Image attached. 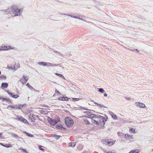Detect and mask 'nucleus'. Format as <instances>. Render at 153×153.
Returning <instances> with one entry per match:
<instances>
[{"instance_id": "13", "label": "nucleus", "mask_w": 153, "mask_h": 153, "mask_svg": "<svg viewBox=\"0 0 153 153\" xmlns=\"http://www.w3.org/2000/svg\"><path fill=\"white\" fill-rule=\"evenodd\" d=\"M23 77L24 79L25 80L24 82H23V81H22V79H23L22 78L20 79L19 80V82H21L23 84H25L27 82L28 79H27L26 77L24 75L23 76Z\"/></svg>"}, {"instance_id": "41", "label": "nucleus", "mask_w": 153, "mask_h": 153, "mask_svg": "<svg viewBox=\"0 0 153 153\" xmlns=\"http://www.w3.org/2000/svg\"><path fill=\"white\" fill-rule=\"evenodd\" d=\"M0 99L1 100L2 102H4L5 101L6 98H4L2 97H1L0 96Z\"/></svg>"}, {"instance_id": "60", "label": "nucleus", "mask_w": 153, "mask_h": 153, "mask_svg": "<svg viewBox=\"0 0 153 153\" xmlns=\"http://www.w3.org/2000/svg\"><path fill=\"white\" fill-rule=\"evenodd\" d=\"M53 52H54V53H58V52H59L58 51H53Z\"/></svg>"}, {"instance_id": "25", "label": "nucleus", "mask_w": 153, "mask_h": 153, "mask_svg": "<svg viewBox=\"0 0 153 153\" xmlns=\"http://www.w3.org/2000/svg\"><path fill=\"white\" fill-rule=\"evenodd\" d=\"M24 132L26 134V135L29 137H32L33 136V135L30 134L29 133H27L26 132L24 131Z\"/></svg>"}, {"instance_id": "54", "label": "nucleus", "mask_w": 153, "mask_h": 153, "mask_svg": "<svg viewBox=\"0 0 153 153\" xmlns=\"http://www.w3.org/2000/svg\"><path fill=\"white\" fill-rule=\"evenodd\" d=\"M91 113V112L88 111H86L84 112V113H86L87 114L88 113Z\"/></svg>"}, {"instance_id": "63", "label": "nucleus", "mask_w": 153, "mask_h": 153, "mask_svg": "<svg viewBox=\"0 0 153 153\" xmlns=\"http://www.w3.org/2000/svg\"><path fill=\"white\" fill-rule=\"evenodd\" d=\"M80 17L81 18H85V16H81Z\"/></svg>"}, {"instance_id": "19", "label": "nucleus", "mask_w": 153, "mask_h": 153, "mask_svg": "<svg viewBox=\"0 0 153 153\" xmlns=\"http://www.w3.org/2000/svg\"><path fill=\"white\" fill-rule=\"evenodd\" d=\"M38 64L41 65H43L44 66H47V62H39L38 63Z\"/></svg>"}, {"instance_id": "16", "label": "nucleus", "mask_w": 153, "mask_h": 153, "mask_svg": "<svg viewBox=\"0 0 153 153\" xmlns=\"http://www.w3.org/2000/svg\"><path fill=\"white\" fill-rule=\"evenodd\" d=\"M55 127L60 129H62L63 128L61 124H57L55 126Z\"/></svg>"}, {"instance_id": "10", "label": "nucleus", "mask_w": 153, "mask_h": 153, "mask_svg": "<svg viewBox=\"0 0 153 153\" xmlns=\"http://www.w3.org/2000/svg\"><path fill=\"white\" fill-rule=\"evenodd\" d=\"M26 85L28 87V88L30 89L32 91H38L36 90L34 88H33L29 83H27Z\"/></svg>"}, {"instance_id": "52", "label": "nucleus", "mask_w": 153, "mask_h": 153, "mask_svg": "<svg viewBox=\"0 0 153 153\" xmlns=\"http://www.w3.org/2000/svg\"><path fill=\"white\" fill-rule=\"evenodd\" d=\"M6 91L7 93H8V94L10 95H12V94H11V92H10L9 91Z\"/></svg>"}, {"instance_id": "29", "label": "nucleus", "mask_w": 153, "mask_h": 153, "mask_svg": "<svg viewBox=\"0 0 153 153\" xmlns=\"http://www.w3.org/2000/svg\"><path fill=\"white\" fill-rule=\"evenodd\" d=\"M92 122L93 123H95L96 125H99V123L98 121H97L94 120H92Z\"/></svg>"}, {"instance_id": "23", "label": "nucleus", "mask_w": 153, "mask_h": 153, "mask_svg": "<svg viewBox=\"0 0 153 153\" xmlns=\"http://www.w3.org/2000/svg\"><path fill=\"white\" fill-rule=\"evenodd\" d=\"M53 136L55 137L56 140H58L60 137V136L59 135H57L56 134H53Z\"/></svg>"}, {"instance_id": "12", "label": "nucleus", "mask_w": 153, "mask_h": 153, "mask_svg": "<svg viewBox=\"0 0 153 153\" xmlns=\"http://www.w3.org/2000/svg\"><path fill=\"white\" fill-rule=\"evenodd\" d=\"M8 85V84L7 83L3 82L1 84V87L3 89L6 88L7 87Z\"/></svg>"}, {"instance_id": "64", "label": "nucleus", "mask_w": 153, "mask_h": 153, "mask_svg": "<svg viewBox=\"0 0 153 153\" xmlns=\"http://www.w3.org/2000/svg\"><path fill=\"white\" fill-rule=\"evenodd\" d=\"M115 153L114 152H107V153Z\"/></svg>"}, {"instance_id": "3", "label": "nucleus", "mask_w": 153, "mask_h": 153, "mask_svg": "<svg viewBox=\"0 0 153 153\" xmlns=\"http://www.w3.org/2000/svg\"><path fill=\"white\" fill-rule=\"evenodd\" d=\"M60 120L59 118L56 121V120L53 119L50 117H48V121L50 124L52 126H55L58 122H59Z\"/></svg>"}, {"instance_id": "14", "label": "nucleus", "mask_w": 153, "mask_h": 153, "mask_svg": "<svg viewBox=\"0 0 153 153\" xmlns=\"http://www.w3.org/2000/svg\"><path fill=\"white\" fill-rule=\"evenodd\" d=\"M76 145L75 142H70L68 143V146L69 147H74Z\"/></svg>"}, {"instance_id": "31", "label": "nucleus", "mask_w": 153, "mask_h": 153, "mask_svg": "<svg viewBox=\"0 0 153 153\" xmlns=\"http://www.w3.org/2000/svg\"><path fill=\"white\" fill-rule=\"evenodd\" d=\"M84 121L85 122V124L86 125H89L90 124V123L89 121L87 119L84 120Z\"/></svg>"}, {"instance_id": "40", "label": "nucleus", "mask_w": 153, "mask_h": 153, "mask_svg": "<svg viewBox=\"0 0 153 153\" xmlns=\"http://www.w3.org/2000/svg\"><path fill=\"white\" fill-rule=\"evenodd\" d=\"M45 111H43V110H40L39 111V112L41 114H45Z\"/></svg>"}, {"instance_id": "43", "label": "nucleus", "mask_w": 153, "mask_h": 153, "mask_svg": "<svg viewBox=\"0 0 153 153\" xmlns=\"http://www.w3.org/2000/svg\"><path fill=\"white\" fill-rule=\"evenodd\" d=\"M55 92L56 93L58 94V95H59L60 94V92L56 89Z\"/></svg>"}, {"instance_id": "33", "label": "nucleus", "mask_w": 153, "mask_h": 153, "mask_svg": "<svg viewBox=\"0 0 153 153\" xmlns=\"http://www.w3.org/2000/svg\"><path fill=\"white\" fill-rule=\"evenodd\" d=\"M91 113H88V114H87L86 116H85V117L87 118H91Z\"/></svg>"}, {"instance_id": "32", "label": "nucleus", "mask_w": 153, "mask_h": 153, "mask_svg": "<svg viewBox=\"0 0 153 153\" xmlns=\"http://www.w3.org/2000/svg\"><path fill=\"white\" fill-rule=\"evenodd\" d=\"M5 101H6V102H8L9 104H10L11 103V100L9 98H6Z\"/></svg>"}, {"instance_id": "28", "label": "nucleus", "mask_w": 153, "mask_h": 153, "mask_svg": "<svg viewBox=\"0 0 153 153\" xmlns=\"http://www.w3.org/2000/svg\"><path fill=\"white\" fill-rule=\"evenodd\" d=\"M60 14L61 15H66V16H70L72 18H74V16L73 15H74V14L73 15H69V14H65V13H60Z\"/></svg>"}, {"instance_id": "39", "label": "nucleus", "mask_w": 153, "mask_h": 153, "mask_svg": "<svg viewBox=\"0 0 153 153\" xmlns=\"http://www.w3.org/2000/svg\"><path fill=\"white\" fill-rule=\"evenodd\" d=\"M6 78V76H4L3 75H1L0 76V79L1 78H3L4 79H5Z\"/></svg>"}, {"instance_id": "45", "label": "nucleus", "mask_w": 153, "mask_h": 153, "mask_svg": "<svg viewBox=\"0 0 153 153\" xmlns=\"http://www.w3.org/2000/svg\"><path fill=\"white\" fill-rule=\"evenodd\" d=\"M15 107L14 106H12L9 105L8 106V108H15Z\"/></svg>"}, {"instance_id": "48", "label": "nucleus", "mask_w": 153, "mask_h": 153, "mask_svg": "<svg viewBox=\"0 0 153 153\" xmlns=\"http://www.w3.org/2000/svg\"><path fill=\"white\" fill-rule=\"evenodd\" d=\"M99 106L100 107H104V108H107L105 106L103 105L102 104H100Z\"/></svg>"}, {"instance_id": "20", "label": "nucleus", "mask_w": 153, "mask_h": 153, "mask_svg": "<svg viewBox=\"0 0 153 153\" xmlns=\"http://www.w3.org/2000/svg\"><path fill=\"white\" fill-rule=\"evenodd\" d=\"M139 106L141 108H144L145 107V104L139 102L138 103Z\"/></svg>"}, {"instance_id": "18", "label": "nucleus", "mask_w": 153, "mask_h": 153, "mask_svg": "<svg viewBox=\"0 0 153 153\" xmlns=\"http://www.w3.org/2000/svg\"><path fill=\"white\" fill-rule=\"evenodd\" d=\"M81 16V15H77L76 16H74V18L76 19H78L79 20H81L83 21H85V20L83 19H82L80 18V16Z\"/></svg>"}, {"instance_id": "6", "label": "nucleus", "mask_w": 153, "mask_h": 153, "mask_svg": "<svg viewBox=\"0 0 153 153\" xmlns=\"http://www.w3.org/2000/svg\"><path fill=\"white\" fill-rule=\"evenodd\" d=\"M98 120L99 122H102L103 123V125H104L106 121L105 118L104 117L100 115L98 116Z\"/></svg>"}, {"instance_id": "35", "label": "nucleus", "mask_w": 153, "mask_h": 153, "mask_svg": "<svg viewBox=\"0 0 153 153\" xmlns=\"http://www.w3.org/2000/svg\"><path fill=\"white\" fill-rule=\"evenodd\" d=\"M81 99L80 98H72V100L74 101H77Z\"/></svg>"}, {"instance_id": "42", "label": "nucleus", "mask_w": 153, "mask_h": 153, "mask_svg": "<svg viewBox=\"0 0 153 153\" xmlns=\"http://www.w3.org/2000/svg\"><path fill=\"white\" fill-rule=\"evenodd\" d=\"M39 148L41 150L44 151V149L43 148H42V146L40 145H39L38 146Z\"/></svg>"}, {"instance_id": "62", "label": "nucleus", "mask_w": 153, "mask_h": 153, "mask_svg": "<svg viewBox=\"0 0 153 153\" xmlns=\"http://www.w3.org/2000/svg\"><path fill=\"white\" fill-rule=\"evenodd\" d=\"M104 95L105 97H106L107 96V94L106 93H104Z\"/></svg>"}, {"instance_id": "1", "label": "nucleus", "mask_w": 153, "mask_h": 153, "mask_svg": "<svg viewBox=\"0 0 153 153\" xmlns=\"http://www.w3.org/2000/svg\"><path fill=\"white\" fill-rule=\"evenodd\" d=\"M1 11H3L4 13L7 14H11L12 11L14 16H20V14L22 12L23 9H19L16 6L14 5L12 6L11 9L3 10Z\"/></svg>"}, {"instance_id": "37", "label": "nucleus", "mask_w": 153, "mask_h": 153, "mask_svg": "<svg viewBox=\"0 0 153 153\" xmlns=\"http://www.w3.org/2000/svg\"><path fill=\"white\" fill-rule=\"evenodd\" d=\"M112 117L114 120H117V117L116 115L114 114L112 115Z\"/></svg>"}, {"instance_id": "56", "label": "nucleus", "mask_w": 153, "mask_h": 153, "mask_svg": "<svg viewBox=\"0 0 153 153\" xmlns=\"http://www.w3.org/2000/svg\"><path fill=\"white\" fill-rule=\"evenodd\" d=\"M125 99L127 100H130V98L129 97H125Z\"/></svg>"}, {"instance_id": "26", "label": "nucleus", "mask_w": 153, "mask_h": 153, "mask_svg": "<svg viewBox=\"0 0 153 153\" xmlns=\"http://www.w3.org/2000/svg\"><path fill=\"white\" fill-rule=\"evenodd\" d=\"M102 123V122H99V125H100L101 126V127L100 128L104 129V128L105 127L104 126V125H103V123Z\"/></svg>"}, {"instance_id": "34", "label": "nucleus", "mask_w": 153, "mask_h": 153, "mask_svg": "<svg viewBox=\"0 0 153 153\" xmlns=\"http://www.w3.org/2000/svg\"><path fill=\"white\" fill-rule=\"evenodd\" d=\"M21 105H14V106L15 107V108H16V109H21Z\"/></svg>"}, {"instance_id": "38", "label": "nucleus", "mask_w": 153, "mask_h": 153, "mask_svg": "<svg viewBox=\"0 0 153 153\" xmlns=\"http://www.w3.org/2000/svg\"><path fill=\"white\" fill-rule=\"evenodd\" d=\"M98 91L99 92L103 93L104 91V90L102 88H100L98 89Z\"/></svg>"}, {"instance_id": "61", "label": "nucleus", "mask_w": 153, "mask_h": 153, "mask_svg": "<svg viewBox=\"0 0 153 153\" xmlns=\"http://www.w3.org/2000/svg\"><path fill=\"white\" fill-rule=\"evenodd\" d=\"M65 112H67V113H69V111H68L67 110H65Z\"/></svg>"}, {"instance_id": "59", "label": "nucleus", "mask_w": 153, "mask_h": 153, "mask_svg": "<svg viewBox=\"0 0 153 153\" xmlns=\"http://www.w3.org/2000/svg\"><path fill=\"white\" fill-rule=\"evenodd\" d=\"M72 100L71 98H68V100H67V101H71Z\"/></svg>"}, {"instance_id": "15", "label": "nucleus", "mask_w": 153, "mask_h": 153, "mask_svg": "<svg viewBox=\"0 0 153 153\" xmlns=\"http://www.w3.org/2000/svg\"><path fill=\"white\" fill-rule=\"evenodd\" d=\"M11 94H12L11 95H10V96L15 99L17 98L19 96L18 94L15 95L12 93H11Z\"/></svg>"}, {"instance_id": "57", "label": "nucleus", "mask_w": 153, "mask_h": 153, "mask_svg": "<svg viewBox=\"0 0 153 153\" xmlns=\"http://www.w3.org/2000/svg\"><path fill=\"white\" fill-rule=\"evenodd\" d=\"M94 103L95 104H96V105H97V106H98V105H99H99H100V104H99L98 103H97V102H94Z\"/></svg>"}, {"instance_id": "8", "label": "nucleus", "mask_w": 153, "mask_h": 153, "mask_svg": "<svg viewBox=\"0 0 153 153\" xmlns=\"http://www.w3.org/2000/svg\"><path fill=\"white\" fill-rule=\"evenodd\" d=\"M11 46H8L7 47L3 44L0 47V51L8 50L11 49Z\"/></svg>"}, {"instance_id": "58", "label": "nucleus", "mask_w": 153, "mask_h": 153, "mask_svg": "<svg viewBox=\"0 0 153 153\" xmlns=\"http://www.w3.org/2000/svg\"><path fill=\"white\" fill-rule=\"evenodd\" d=\"M17 139L18 140H19L20 139H22L23 138L21 137H17Z\"/></svg>"}, {"instance_id": "44", "label": "nucleus", "mask_w": 153, "mask_h": 153, "mask_svg": "<svg viewBox=\"0 0 153 153\" xmlns=\"http://www.w3.org/2000/svg\"><path fill=\"white\" fill-rule=\"evenodd\" d=\"M61 64H55L54 66H61Z\"/></svg>"}, {"instance_id": "27", "label": "nucleus", "mask_w": 153, "mask_h": 153, "mask_svg": "<svg viewBox=\"0 0 153 153\" xmlns=\"http://www.w3.org/2000/svg\"><path fill=\"white\" fill-rule=\"evenodd\" d=\"M129 131L130 132H131L132 133L135 134L136 133L135 129L133 128L130 129Z\"/></svg>"}, {"instance_id": "21", "label": "nucleus", "mask_w": 153, "mask_h": 153, "mask_svg": "<svg viewBox=\"0 0 153 153\" xmlns=\"http://www.w3.org/2000/svg\"><path fill=\"white\" fill-rule=\"evenodd\" d=\"M99 115H95L94 114H91V119H92V118H97L98 119V116H99Z\"/></svg>"}, {"instance_id": "36", "label": "nucleus", "mask_w": 153, "mask_h": 153, "mask_svg": "<svg viewBox=\"0 0 153 153\" xmlns=\"http://www.w3.org/2000/svg\"><path fill=\"white\" fill-rule=\"evenodd\" d=\"M19 149L22 151L23 152L26 153H28V152L25 149H24L21 148Z\"/></svg>"}, {"instance_id": "24", "label": "nucleus", "mask_w": 153, "mask_h": 153, "mask_svg": "<svg viewBox=\"0 0 153 153\" xmlns=\"http://www.w3.org/2000/svg\"><path fill=\"white\" fill-rule=\"evenodd\" d=\"M54 64L50 62H47V66H54Z\"/></svg>"}, {"instance_id": "2", "label": "nucleus", "mask_w": 153, "mask_h": 153, "mask_svg": "<svg viewBox=\"0 0 153 153\" xmlns=\"http://www.w3.org/2000/svg\"><path fill=\"white\" fill-rule=\"evenodd\" d=\"M65 123L68 128L71 127L74 124V122L73 119L70 117H67L65 119Z\"/></svg>"}, {"instance_id": "7", "label": "nucleus", "mask_w": 153, "mask_h": 153, "mask_svg": "<svg viewBox=\"0 0 153 153\" xmlns=\"http://www.w3.org/2000/svg\"><path fill=\"white\" fill-rule=\"evenodd\" d=\"M17 119L19 121H21L22 122L24 123H26L27 124H29V123L24 118L21 116H17Z\"/></svg>"}, {"instance_id": "4", "label": "nucleus", "mask_w": 153, "mask_h": 153, "mask_svg": "<svg viewBox=\"0 0 153 153\" xmlns=\"http://www.w3.org/2000/svg\"><path fill=\"white\" fill-rule=\"evenodd\" d=\"M110 141H109L107 139H103L102 140V143L106 146L108 145H112L114 144V143L110 141Z\"/></svg>"}, {"instance_id": "46", "label": "nucleus", "mask_w": 153, "mask_h": 153, "mask_svg": "<svg viewBox=\"0 0 153 153\" xmlns=\"http://www.w3.org/2000/svg\"><path fill=\"white\" fill-rule=\"evenodd\" d=\"M19 105H21V109H22V108L23 106L26 107V105H26L25 104H23V105L20 104Z\"/></svg>"}, {"instance_id": "51", "label": "nucleus", "mask_w": 153, "mask_h": 153, "mask_svg": "<svg viewBox=\"0 0 153 153\" xmlns=\"http://www.w3.org/2000/svg\"><path fill=\"white\" fill-rule=\"evenodd\" d=\"M58 53L59 56H62V57L64 56L63 54H62V53H60V52H59Z\"/></svg>"}, {"instance_id": "55", "label": "nucleus", "mask_w": 153, "mask_h": 153, "mask_svg": "<svg viewBox=\"0 0 153 153\" xmlns=\"http://www.w3.org/2000/svg\"><path fill=\"white\" fill-rule=\"evenodd\" d=\"M110 114L112 116V115H113L114 114L111 111H109V112Z\"/></svg>"}, {"instance_id": "5", "label": "nucleus", "mask_w": 153, "mask_h": 153, "mask_svg": "<svg viewBox=\"0 0 153 153\" xmlns=\"http://www.w3.org/2000/svg\"><path fill=\"white\" fill-rule=\"evenodd\" d=\"M39 116L36 115H34L32 114H30L29 117V119L32 122H34L36 120V118H38Z\"/></svg>"}, {"instance_id": "30", "label": "nucleus", "mask_w": 153, "mask_h": 153, "mask_svg": "<svg viewBox=\"0 0 153 153\" xmlns=\"http://www.w3.org/2000/svg\"><path fill=\"white\" fill-rule=\"evenodd\" d=\"M12 136L16 138H17V137H19V136L16 134L14 133H12L11 134Z\"/></svg>"}, {"instance_id": "11", "label": "nucleus", "mask_w": 153, "mask_h": 153, "mask_svg": "<svg viewBox=\"0 0 153 153\" xmlns=\"http://www.w3.org/2000/svg\"><path fill=\"white\" fill-rule=\"evenodd\" d=\"M0 145H1L6 147L7 148H9L10 147H11L12 146V145L10 144H3L1 143H0Z\"/></svg>"}, {"instance_id": "53", "label": "nucleus", "mask_w": 153, "mask_h": 153, "mask_svg": "<svg viewBox=\"0 0 153 153\" xmlns=\"http://www.w3.org/2000/svg\"><path fill=\"white\" fill-rule=\"evenodd\" d=\"M104 47H105V48H108L109 51H110L111 50V49L110 48H108V47L107 46H106L104 45Z\"/></svg>"}, {"instance_id": "47", "label": "nucleus", "mask_w": 153, "mask_h": 153, "mask_svg": "<svg viewBox=\"0 0 153 153\" xmlns=\"http://www.w3.org/2000/svg\"><path fill=\"white\" fill-rule=\"evenodd\" d=\"M2 132L0 133V138L1 139L4 138L3 136H2Z\"/></svg>"}, {"instance_id": "50", "label": "nucleus", "mask_w": 153, "mask_h": 153, "mask_svg": "<svg viewBox=\"0 0 153 153\" xmlns=\"http://www.w3.org/2000/svg\"><path fill=\"white\" fill-rule=\"evenodd\" d=\"M131 151L132 153H139L138 152H137L136 151Z\"/></svg>"}, {"instance_id": "17", "label": "nucleus", "mask_w": 153, "mask_h": 153, "mask_svg": "<svg viewBox=\"0 0 153 153\" xmlns=\"http://www.w3.org/2000/svg\"><path fill=\"white\" fill-rule=\"evenodd\" d=\"M125 137L127 139H132L133 138V135H129L128 134H126L125 135Z\"/></svg>"}, {"instance_id": "9", "label": "nucleus", "mask_w": 153, "mask_h": 153, "mask_svg": "<svg viewBox=\"0 0 153 153\" xmlns=\"http://www.w3.org/2000/svg\"><path fill=\"white\" fill-rule=\"evenodd\" d=\"M58 99L60 100L66 101L68 100V98L64 95L62 97H59L58 98Z\"/></svg>"}, {"instance_id": "49", "label": "nucleus", "mask_w": 153, "mask_h": 153, "mask_svg": "<svg viewBox=\"0 0 153 153\" xmlns=\"http://www.w3.org/2000/svg\"><path fill=\"white\" fill-rule=\"evenodd\" d=\"M80 108H82L83 109H84L85 110H89V109L87 108H85L83 107H81Z\"/></svg>"}, {"instance_id": "22", "label": "nucleus", "mask_w": 153, "mask_h": 153, "mask_svg": "<svg viewBox=\"0 0 153 153\" xmlns=\"http://www.w3.org/2000/svg\"><path fill=\"white\" fill-rule=\"evenodd\" d=\"M55 74L57 76H59V77L61 78L62 79H65V78L64 77V76L62 74L58 73H55Z\"/></svg>"}]
</instances>
